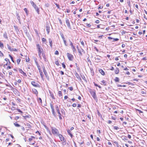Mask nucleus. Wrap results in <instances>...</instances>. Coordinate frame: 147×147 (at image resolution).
<instances>
[{"label":"nucleus","mask_w":147,"mask_h":147,"mask_svg":"<svg viewBox=\"0 0 147 147\" xmlns=\"http://www.w3.org/2000/svg\"><path fill=\"white\" fill-rule=\"evenodd\" d=\"M100 22V21L99 20H97L96 21L95 23L96 24H98Z\"/></svg>","instance_id":"obj_61"},{"label":"nucleus","mask_w":147,"mask_h":147,"mask_svg":"<svg viewBox=\"0 0 147 147\" xmlns=\"http://www.w3.org/2000/svg\"><path fill=\"white\" fill-rule=\"evenodd\" d=\"M21 61V59H17V63L18 64H19L20 63Z\"/></svg>","instance_id":"obj_37"},{"label":"nucleus","mask_w":147,"mask_h":147,"mask_svg":"<svg viewBox=\"0 0 147 147\" xmlns=\"http://www.w3.org/2000/svg\"><path fill=\"white\" fill-rule=\"evenodd\" d=\"M81 42V44L82 45V46L84 47V42H83V41H82L81 42Z\"/></svg>","instance_id":"obj_54"},{"label":"nucleus","mask_w":147,"mask_h":147,"mask_svg":"<svg viewBox=\"0 0 147 147\" xmlns=\"http://www.w3.org/2000/svg\"><path fill=\"white\" fill-rule=\"evenodd\" d=\"M61 113L62 115H65V113L63 109L62 108L61 109Z\"/></svg>","instance_id":"obj_17"},{"label":"nucleus","mask_w":147,"mask_h":147,"mask_svg":"<svg viewBox=\"0 0 147 147\" xmlns=\"http://www.w3.org/2000/svg\"><path fill=\"white\" fill-rule=\"evenodd\" d=\"M51 129L52 131V133L53 134L57 135H58L59 132L57 129L54 127H52Z\"/></svg>","instance_id":"obj_2"},{"label":"nucleus","mask_w":147,"mask_h":147,"mask_svg":"<svg viewBox=\"0 0 147 147\" xmlns=\"http://www.w3.org/2000/svg\"><path fill=\"white\" fill-rule=\"evenodd\" d=\"M60 34L63 40L65 39V38L64 37L63 34L62 33H60Z\"/></svg>","instance_id":"obj_33"},{"label":"nucleus","mask_w":147,"mask_h":147,"mask_svg":"<svg viewBox=\"0 0 147 147\" xmlns=\"http://www.w3.org/2000/svg\"><path fill=\"white\" fill-rule=\"evenodd\" d=\"M5 61H7V62L9 61V63H10V62H9V59H7V58L5 59Z\"/></svg>","instance_id":"obj_55"},{"label":"nucleus","mask_w":147,"mask_h":147,"mask_svg":"<svg viewBox=\"0 0 147 147\" xmlns=\"http://www.w3.org/2000/svg\"><path fill=\"white\" fill-rule=\"evenodd\" d=\"M77 49H78V53H79L80 55H82V52H81V51L78 48V47H77Z\"/></svg>","instance_id":"obj_27"},{"label":"nucleus","mask_w":147,"mask_h":147,"mask_svg":"<svg viewBox=\"0 0 147 147\" xmlns=\"http://www.w3.org/2000/svg\"><path fill=\"white\" fill-rule=\"evenodd\" d=\"M90 94L94 99L96 100L97 98L95 91L94 90L91 91L90 92Z\"/></svg>","instance_id":"obj_5"},{"label":"nucleus","mask_w":147,"mask_h":147,"mask_svg":"<svg viewBox=\"0 0 147 147\" xmlns=\"http://www.w3.org/2000/svg\"><path fill=\"white\" fill-rule=\"evenodd\" d=\"M9 57H10L11 60H12V61L13 62H14V61L13 59V57L10 55H9Z\"/></svg>","instance_id":"obj_42"},{"label":"nucleus","mask_w":147,"mask_h":147,"mask_svg":"<svg viewBox=\"0 0 147 147\" xmlns=\"http://www.w3.org/2000/svg\"><path fill=\"white\" fill-rule=\"evenodd\" d=\"M113 128L115 130H118V129H119V127L116 126H114Z\"/></svg>","instance_id":"obj_41"},{"label":"nucleus","mask_w":147,"mask_h":147,"mask_svg":"<svg viewBox=\"0 0 147 147\" xmlns=\"http://www.w3.org/2000/svg\"><path fill=\"white\" fill-rule=\"evenodd\" d=\"M65 22L68 28L69 29H71V25H70V22L68 18H66V19Z\"/></svg>","instance_id":"obj_9"},{"label":"nucleus","mask_w":147,"mask_h":147,"mask_svg":"<svg viewBox=\"0 0 147 147\" xmlns=\"http://www.w3.org/2000/svg\"><path fill=\"white\" fill-rule=\"evenodd\" d=\"M59 118L60 119H62V118L61 117V116H63V115H59Z\"/></svg>","instance_id":"obj_59"},{"label":"nucleus","mask_w":147,"mask_h":147,"mask_svg":"<svg viewBox=\"0 0 147 147\" xmlns=\"http://www.w3.org/2000/svg\"><path fill=\"white\" fill-rule=\"evenodd\" d=\"M119 69L118 68H117L115 71V74H117L119 73Z\"/></svg>","instance_id":"obj_24"},{"label":"nucleus","mask_w":147,"mask_h":147,"mask_svg":"<svg viewBox=\"0 0 147 147\" xmlns=\"http://www.w3.org/2000/svg\"><path fill=\"white\" fill-rule=\"evenodd\" d=\"M21 129L23 131H24L25 130V128L23 126L21 127Z\"/></svg>","instance_id":"obj_51"},{"label":"nucleus","mask_w":147,"mask_h":147,"mask_svg":"<svg viewBox=\"0 0 147 147\" xmlns=\"http://www.w3.org/2000/svg\"><path fill=\"white\" fill-rule=\"evenodd\" d=\"M7 47L8 49L11 51L12 49L11 47L8 44L7 45Z\"/></svg>","instance_id":"obj_26"},{"label":"nucleus","mask_w":147,"mask_h":147,"mask_svg":"<svg viewBox=\"0 0 147 147\" xmlns=\"http://www.w3.org/2000/svg\"><path fill=\"white\" fill-rule=\"evenodd\" d=\"M49 42L50 44V46L51 48H52V46H53L52 41L51 38H49Z\"/></svg>","instance_id":"obj_14"},{"label":"nucleus","mask_w":147,"mask_h":147,"mask_svg":"<svg viewBox=\"0 0 147 147\" xmlns=\"http://www.w3.org/2000/svg\"><path fill=\"white\" fill-rule=\"evenodd\" d=\"M30 60L29 58H26V62H28Z\"/></svg>","instance_id":"obj_63"},{"label":"nucleus","mask_w":147,"mask_h":147,"mask_svg":"<svg viewBox=\"0 0 147 147\" xmlns=\"http://www.w3.org/2000/svg\"><path fill=\"white\" fill-rule=\"evenodd\" d=\"M122 139L123 140H127L126 137L125 136L122 137Z\"/></svg>","instance_id":"obj_39"},{"label":"nucleus","mask_w":147,"mask_h":147,"mask_svg":"<svg viewBox=\"0 0 147 147\" xmlns=\"http://www.w3.org/2000/svg\"><path fill=\"white\" fill-rule=\"evenodd\" d=\"M33 92L36 95H37L38 92L37 90L35 89H33L32 90Z\"/></svg>","instance_id":"obj_20"},{"label":"nucleus","mask_w":147,"mask_h":147,"mask_svg":"<svg viewBox=\"0 0 147 147\" xmlns=\"http://www.w3.org/2000/svg\"><path fill=\"white\" fill-rule=\"evenodd\" d=\"M19 72L22 74L24 76H25V77H26L27 76V75L26 74V73H24L23 71L21 69H19Z\"/></svg>","instance_id":"obj_13"},{"label":"nucleus","mask_w":147,"mask_h":147,"mask_svg":"<svg viewBox=\"0 0 147 147\" xmlns=\"http://www.w3.org/2000/svg\"><path fill=\"white\" fill-rule=\"evenodd\" d=\"M58 136L61 141L63 142H65L64 137L61 134H59Z\"/></svg>","instance_id":"obj_11"},{"label":"nucleus","mask_w":147,"mask_h":147,"mask_svg":"<svg viewBox=\"0 0 147 147\" xmlns=\"http://www.w3.org/2000/svg\"><path fill=\"white\" fill-rule=\"evenodd\" d=\"M58 19H59V22L60 23V24L61 25H62V22L61 20L59 18Z\"/></svg>","instance_id":"obj_52"},{"label":"nucleus","mask_w":147,"mask_h":147,"mask_svg":"<svg viewBox=\"0 0 147 147\" xmlns=\"http://www.w3.org/2000/svg\"><path fill=\"white\" fill-rule=\"evenodd\" d=\"M0 47L2 48H3L4 47L3 44L1 42H0Z\"/></svg>","instance_id":"obj_31"},{"label":"nucleus","mask_w":147,"mask_h":147,"mask_svg":"<svg viewBox=\"0 0 147 147\" xmlns=\"http://www.w3.org/2000/svg\"><path fill=\"white\" fill-rule=\"evenodd\" d=\"M38 70H39V71L40 73V75L41 76L42 79H43V76L42 75L43 73L40 70V68H38Z\"/></svg>","instance_id":"obj_15"},{"label":"nucleus","mask_w":147,"mask_h":147,"mask_svg":"<svg viewBox=\"0 0 147 147\" xmlns=\"http://www.w3.org/2000/svg\"><path fill=\"white\" fill-rule=\"evenodd\" d=\"M4 37L6 39L8 38V37L7 35V34L6 32H5L3 35Z\"/></svg>","instance_id":"obj_23"},{"label":"nucleus","mask_w":147,"mask_h":147,"mask_svg":"<svg viewBox=\"0 0 147 147\" xmlns=\"http://www.w3.org/2000/svg\"><path fill=\"white\" fill-rule=\"evenodd\" d=\"M66 11L67 13H69L70 12V11L69 9H67L66 10Z\"/></svg>","instance_id":"obj_64"},{"label":"nucleus","mask_w":147,"mask_h":147,"mask_svg":"<svg viewBox=\"0 0 147 147\" xmlns=\"http://www.w3.org/2000/svg\"><path fill=\"white\" fill-rule=\"evenodd\" d=\"M67 55L69 60L72 61V58H73V55L69 53H67Z\"/></svg>","instance_id":"obj_8"},{"label":"nucleus","mask_w":147,"mask_h":147,"mask_svg":"<svg viewBox=\"0 0 147 147\" xmlns=\"http://www.w3.org/2000/svg\"><path fill=\"white\" fill-rule=\"evenodd\" d=\"M46 28L47 34H49L50 32V27L49 25L48 24H46Z\"/></svg>","instance_id":"obj_12"},{"label":"nucleus","mask_w":147,"mask_h":147,"mask_svg":"<svg viewBox=\"0 0 147 147\" xmlns=\"http://www.w3.org/2000/svg\"><path fill=\"white\" fill-rule=\"evenodd\" d=\"M69 42L70 43V45L71 46V47L73 50V52H75L76 51V50L75 48V46H74L73 45V43L70 40H69Z\"/></svg>","instance_id":"obj_4"},{"label":"nucleus","mask_w":147,"mask_h":147,"mask_svg":"<svg viewBox=\"0 0 147 147\" xmlns=\"http://www.w3.org/2000/svg\"><path fill=\"white\" fill-rule=\"evenodd\" d=\"M36 46L38 51V56L39 58H40V59H41L42 57L41 54V53L42 54V53H43L42 52L43 51V50L42 47L39 45V44H37Z\"/></svg>","instance_id":"obj_1"},{"label":"nucleus","mask_w":147,"mask_h":147,"mask_svg":"<svg viewBox=\"0 0 147 147\" xmlns=\"http://www.w3.org/2000/svg\"><path fill=\"white\" fill-rule=\"evenodd\" d=\"M16 110L18 111L19 112H20L21 113H23V112H22V111H21V110L20 109H16Z\"/></svg>","instance_id":"obj_46"},{"label":"nucleus","mask_w":147,"mask_h":147,"mask_svg":"<svg viewBox=\"0 0 147 147\" xmlns=\"http://www.w3.org/2000/svg\"><path fill=\"white\" fill-rule=\"evenodd\" d=\"M3 56V54L0 51V56Z\"/></svg>","instance_id":"obj_62"},{"label":"nucleus","mask_w":147,"mask_h":147,"mask_svg":"<svg viewBox=\"0 0 147 147\" xmlns=\"http://www.w3.org/2000/svg\"><path fill=\"white\" fill-rule=\"evenodd\" d=\"M101 58V57L99 55L96 56L94 58L96 61L97 62H100V61Z\"/></svg>","instance_id":"obj_6"},{"label":"nucleus","mask_w":147,"mask_h":147,"mask_svg":"<svg viewBox=\"0 0 147 147\" xmlns=\"http://www.w3.org/2000/svg\"><path fill=\"white\" fill-rule=\"evenodd\" d=\"M32 84L34 86L36 87H40V85L36 83L34 81H32L31 82Z\"/></svg>","instance_id":"obj_7"},{"label":"nucleus","mask_w":147,"mask_h":147,"mask_svg":"<svg viewBox=\"0 0 147 147\" xmlns=\"http://www.w3.org/2000/svg\"><path fill=\"white\" fill-rule=\"evenodd\" d=\"M49 93L50 94V96H51V97L53 99H55V97L52 93V92H51L49 90Z\"/></svg>","instance_id":"obj_16"},{"label":"nucleus","mask_w":147,"mask_h":147,"mask_svg":"<svg viewBox=\"0 0 147 147\" xmlns=\"http://www.w3.org/2000/svg\"><path fill=\"white\" fill-rule=\"evenodd\" d=\"M68 88L71 91H72L73 89V88L72 87H69Z\"/></svg>","instance_id":"obj_48"},{"label":"nucleus","mask_w":147,"mask_h":147,"mask_svg":"<svg viewBox=\"0 0 147 147\" xmlns=\"http://www.w3.org/2000/svg\"><path fill=\"white\" fill-rule=\"evenodd\" d=\"M35 63H36V65L37 66V67H38V68H40V66L39 65H38V62L36 61H35Z\"/></svg>","instance_id":"obj_45"},{"label":"nucleus","mask_w":147,"mask_h":147,"mask_svg":"<svg viewBox=\"0 0 147 147\" xmlns=\"http://www.w3.org/2000/svg\"><path fill=\"white\" fill-rule=\"evenodd\" d=\"M23 117L25 119H26V118H28L29 117L28 115H26L25 116H23Z\"/></svg>","instance_id":"obj_58"},{"label":"nucleus","mask_w":147,"mask_h":147,"mask_svg":"<svg viewBox=\"0 0 147 147\" xmlns=\"http://www.w3.org/2000/svg\"><path fill=\"white\" fill-rule=\"evenodd\" d=\"M50 106H51V108L52 110V114L54 116H56V115H55V110H54V106L53 105H52L51 104H50Z\"/></svg>","instance_id":"obj_10"},{"label":"nucleus","mask_w":147,"mask_h":147,"mask_svg":"<svg viewBox=\"0 0 147 147\" xmlns=\"http://www.w3.org/2000/svg\"><path fill=\"white\" fill-rule=\"evenodd\" d=\"M86 26L87 27H91V25L90 24H87Z\"/></svg>","instance_id":"obj_60"},{"label":"nucleus","mask_w":147,"mask_h":147,"mask_svg":"<svg viewBox=\"0 0 147 147\" xmlns=\"http://www.w3.org/2000/svg\"><path fill=\"white\" fill-rule=\"evenodd\" d=\"M55 64L58 66L59 65L58 61H56L55 62Z\"/></svg>","instance_id":"obj_47"},{"label":"nucleus","mask_w":147,"mask_h":147,"mask_svg":"<svg viewBox=\"0 0 147 147\" xmlns=\"http://www.w3.org/2000/svg\"><path fill=\"white\" fill-rule=\"evenodd\" d=\"M11 51H17L18 49H16L15 48H12V50Z\"/></svg>","instance_id":"obj_36"},{"label":"nucleus","mask_w":147,"mask_h":147,"mask_svg":"<svg viewBox=\"0 0 147 147\" xmlns=\"http://www.w3.org/2000/svg\"><path fill=\"white\" fill-rule=\"evenodd\" d=\"M58 94L59 96H62L61 92V91H59L58 92Z\"/></svg>","instance_id":"obj_35"},{"label":"nucleus","mask_w":147,"mask_h":147,"mask_svg":"<svg viewBox=\"0 0 147 147\" xmlns=\"http://www.w3.org/2000/svg\"><path fill=\"white\" fill-rule=\"evenodd\" d=\"M42 42H45L46 41V39L44 38H42Z\"/></svg>","instance_id":"obj_43"},{"label":"nucleus","mask_w":147,"mask_h":147,"mask_svg":"<svg viewBox=\"0 0 147 147\" xmlns=\"http://www.w3.org/2000/svg\"><path fill=\"white\" fill-rule=\"evenodd\" d=\"M30 3L34 7L37 13L39 14V9L37 6H36V4L34 3L33 1H31Z\"/></svg>","instance_id":"obj_3"},{"label":"nucleus","mask_w":147,"mask_h":147,"mask_svg":"<svg viewBox=\"0 0 147 147\" xmlns=\"http://www.w3.org/2000/svg\"><path fill=\"white\" fill-rule=\"evenodd\" d=\"M55 109L56 110V111H57V110H59V107H58V106L57 105H56L55 106Z\"/></svg>","instance_id":"obj_40"},{"label":"nucleus","mask_w":147,"mask_h":147,"mask_svg":"<svg viewBox=\"0 0 147 147\" xmlns=\"http://www.w3.org/2000/svg\"><path fill=\"white\" fill-rule=\"evenodd\" d=\"M63 40V42L64 43V45H65V46H67V42H66V41L65 40V39Z\"/></svg>","instance_id":"obj_32"},{"label":"nucleus","mask_w":147,"mask_h":147,"mask_svg":"<svg viewBox=\"0 0 147 147\" xmlns=\"http://www.w3.org/2000/svg\"><path fill=\"white\" fill-rule=\"evenodd\" d=\"M114 80L116 82H119V78L117 77H115Z\"/></svg>","instance_id":"obj_22"},{"label":"nucleus","mask_w":147,"mask_h":147,"mask_svg":"<svg viewBox=\"0 0 147 147\" xmlns=\"http://www.w3.org/2000/svg\"><path fill=\"white\" fill-rule=\"evenodd\" d=\"M55 55H58L59 54V52L58 51L56 50L55 51Z\"/></svg>","instance_id":"obj_44"},{"label":"nucleus","mask_w":147,"mask_h":147,"mask_svg":"<svg viewBox=\"0 0 147 147\" xmlns=\"http://www.w3.org/2000/svg\"><path fill=\"white\" fill-rule=\"evenodd\" d=\"M42 57H43V58H44V60L45 61L46 60V57L45 55V54L44 53H42Z\"/></svg>","instance_id":"obj_30"},{"label":"nucleus","mask_w":147,"mask_h":147,"mask_svg":"<svg viewBox=\"0 0 147 147\" xmlns=\"http://www.w3.org/2000/svg\"><path fill=\"white\" fill-rule=\"evenodd\" d=\"M62 65L64 68H65V65L64 63H62Z\"/></svg>","instance_id":"obj_50"},{"label":"nucleus","mask_w":147,"mask_h":147,"mask_svg":"<svg viewBox=\"0 0 147 147\" xmlns=\"http://www.w3.org/2000/svg\"><path fill=\"white\" fill-rule=\"evenodd\" d=\"M17 19L19 20H20V18L19 16L18 15V13H17Z\"/></svg>","instance_id":"obj_34"},{"label":"nucleus","mask_w":147,"mask_h":147,"mask_svg":"<svg viewBox=\"0 0 147 147\" xmlns=\"http://www.w3.org/2000/svg\"><path fill=\"white\" fill-rule=\"evenodd\" d=\"M26 125L27 127L29 128H31L32 127V126L30 125V124L28 123H26V124H25Z\"/></svg>","instance_id":"obj_21"},{"label":"nucleus","mask_w":147,"mask_h":147,"mask_svg":"<svg viewBox=\"0 0 147 147\" xmlns=\"http://www.w3.org/2000/svg\"><path fill=\"white\" fill-rule=\"evenodd\" d=\"M81 142H79L80 146L82 145L84 143V142L83 141H82V140H81Z\"/></svg>","instance_id":"obj_56"},{"label":"nucleus","mask_w":147,"mask_h":147,"mask_svg":"<svg viewBox=\"0 0 147 147\" xmlns=\"http://www.w3.org/2000/svg\"><path fill=\"white\" fill-rule=\"evenodd\" d=\"M24 11H25V12L26 13V14L28 15V10L26 8H25L24 9Z\"/></svg>","instance_id":"obj_38"},{"label":"nucleus","mask_w":147,"mask_h":147,"mask_svg":"<svg viewBox=\"0 0 147 147\" xmlns=\"http://www.w3.org/2000/svg\"><path fill=\"white\" fill-rule=\"evenodd\" d=\"M99 71L100 72L101 74L102 75H104L105 74V72L101 69H100L99 70Z\"/></svg>","instance_id":"obj_19"},{"label":"nucleus","mask_w":147,"mask_h":147,"mask_svg":"<svg viewBox=\"0 0 147 147\" xmlns=\"http://www.w3.org/2000/svg\"><path fill=\"white\" fill-rule=\"evenodd\" d=\"M38 101L39 103H40L41 104L42 103V100L40 98H38Z\"/></svg>","instance_id":"obj_25"},{"label":"nucleus","mask_w":147,"mask_h":147,"mask_svg":"<svg viewBox=\"0 0 147 147\" xmlns=\"http://www.w3.org/2000/svg\"><path fill=\"white\" fill-rule=\"evenodd\" d=\"M72 106L73 107H76V103H73V104H72Z\"/></svg>","instance_id":"obj_53"},{"label":"nucleus","mask_w":147,"mask_h":147,"mask_svg":"<svg viewBox=\"0 0 147 147\" xmlns=\"http://www.w3.org/2000/svg\"><path fill=\"white\" fill-rule=\"evenodd\" d=\"M113 39L115 41H117L119 40V39L117 38H113Z\"/></svg>","instance_id":"obj_57"},{"label":"nucleus","mask_w":147,"mask_h":147,"mask_svg":"<svg viewBox=\"0 0 147 147\" xmlns=\"http://www.w3.org/2000/svg\"><path fill=\"white\" fill-rule=\"evenodd\" d=\"M14 125L16 127H20V125L18 123H14Z\"/></svg>","instance_id":"obj_28"},{"label":"nucleus","mask_w":147,"mask_h":147,"mask_svg":"<svg viewBox=\"0 0 147 147\" xmlns=\"http://www.w3.org/2000/svg\"><path fill=\"white\" fill-rule=\"evenodd\" d=\"M67 132L68 134L72 138L73 136V135L71 133V131H70V130L69 129H68L67 130Z\"/></svg>","instance_id":"obj_18"},{"label":"nucleus","mask_w":147,"mask_h":147,"mask_svg":"<svg viewBox=\"0 0 147 147\" xmlns=\"http://www.w3.org/2000/svg\"><path fill=\"white\" fill-rule=\"evenodd\" d=\"M136 111H138L140 113H142L143 112L141 111L140 110H139V109H136Z\"/></svg>","instance_id":"obj_49"},{"label":"nucleus","mask_w":147,"mask_h":147,"mask_svg":"<svg viewBox=\"0 0 147 147\" xmlns=\"http://www.w3.org/2000/svg\"><path fill=\"white\" fill-rule=\"evenodd\" d=\"M43 72H44V74H45V76H46V77H47V74L46 71V70L44 68V69H43Z\"/></svg>","instance_id":"obj_29"}]
</instances>
